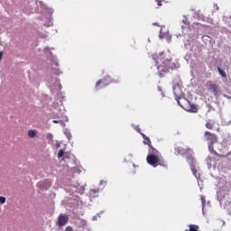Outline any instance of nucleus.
<instances>
[{"instance_id":"1","label":"nucleus","mask_w":231,"mask_h":231,"mask_svg":"<svg viewBox=\"0 0 231 231\" xmlns=\"http://www.w3.org/2000/svg\"><path fill=\"white\" fill-rule=\"evenodd\" d=\"M146 162L152 167H158V165H160L167 169V162L163 160V157H160V155L148 154Z\"/></svg>"},{"instance_id":"2","label":"nucleus","mask_w":231,"mask_h":231,"mask_svg":"<svg viewBox=\"0 0 231 231\" xmlns=\"http://www.w3.org/2000/svg\"><path fill=\"white\" fill-rule=\"evenodd\" d=\"M176 68V65L172 62V60L165 59L162 61L157 67V69L162 76V73H169V71H172Z\"/></svg>"},{"instance_id":"3","label":"nucleus","mask_w":231,"mask_h":231,"mask_svg":"<svg viewBox=\"0 0 231 231\" xmlns=\"http://www.w3.org/2000/svg\"><path fill=\"white\" fill-rule=\"evenodd\" d=\"M204 140L208 142V143H217V135L209 131H206L204 133Z\"/></svg>"},{"instance_id":"4","label":"nucleus","mask_w":231,"mask_h":231,"mask_svg":"<svg viewBox=\"0 0 231 231\" xmlns=\"http://www.w3.org/2000/svg\"><path fill=\"white\" fill-rule=\"evenodd\" d=\"M69 221V217L66 215H60L58 217L57 225L60 226H65Z\"/></svg>"},{"instance_id":"5","label":"nucleus","mask_w":231,"mask_h":231,"mask_svg":"<svg viewBox=\"0 0 231 231\" xmlns=\"http://www.w3.org/2000/svg\"><path fill=\"white\" fill-rule=\"evenodd\" d=\"M208 90L211 91V93H213V95L215 97H217L219 95V93L221 92V89L219 88V87L217 84L208 85Z\"/></svg>"},{"instance_id":"6","label":"nucleus","mask_w":231,"mask_h":231,"mask_svg":"<svg viewBox=\"0 0 231 231\" xmlns=\"http://www.w3.org/2000/svg\"><path fill=\"white\" fill-rule=\"evenodd\" d=\"M152 60H154L155 65L157 66V64H158V62H160V60H163V52H161L159 54H153Z\"/></svg>"},{"instance_id":"7","label":"nucleus","mask_w":231,"mask_h":231,"mask_svg":"<svg viewBox=\"0 0 231 231\" xmlns=\"http://www.w3.org/2000/svg\"><path fill=\"white\" fill-rule=\"evenodd\" d=\"M189 104V106H187L186 110L189 113H198V106L194 104H190V102L188 101Z\"/></svg>"},{"instance_id":"8","label":"nucleus","mask_w":231,"mask_h":231,"mask_svg":"<svg viewBox=\"0 0 231 231\" xmlns=\"http://www.w3.org/2000/svg\"><path fill=\"white\" fill-rule=\"evenodd\" d=\"M103 84V88H106V86H107L109 83L106 82V79H99L97 81L96 83V89H98V87Z\"/></svg>"},{"instance_id":"9","label":"nucleus","mask_w":231,"mask_h":231,"mask_svg":"<svg viewBox=\"0 0 231 231\" xmlns=\"http://www.w3.org/2000/svg\"><path fill=\"white\" fill-rule=\"evenodd\" d=\"M216 125V122L213 121V120H208L207 123H206V128L207 129H209V130H212L214 129V125Z\"/></svg>"},{"instance_id":"10","label":"nucleus","mask_w":231,"mask_h":231,"mask_svg":"<svg viewBox=\"0 0 231 231\" xmlns=\"http://www.w3.org/2000/svg\"><path fill=\"white\" fill-rule=\"evenodd\" d=\"M149 154H153V156H159L160 152H158V150H156V148L152 147V144L151 146H149Z\"/></svg>"},{"instance_id":"11","label":"nucleus","mask_w":231,"mask_h":231,"mask_svg":"<svg viewBox=\"0 0 231 231\" xmlns=\"http://www.w3.org/2000/svg\"><path fill=\"white\" fill-rule=\"evenodd\" d=\"M141 134L143 138V143H145V145H148V147H151L152 145V143H151V139L143 134Z\"/></svg>"},{"instance_id":"12","label":"nucleus","mask_w":231,"mask_h":231,"mask_svg":"<svg viewBox=\"0 0 231 231\" xmlns=\"http://www.w3.org/2000/svg\"><path fill=\"white\" fill-rule=\"evenodd\" d=\"M214 143H208V149H209V151H210L211 152H213V154H215L216 156H219V155L217 154V152L214 151Z\"/></svg>"},{"instance_id":"13","label":"nucleus","mask_w":231,"mask_h":231,"mask_svg":"<svg viewBox=\"0 0 231 231\" xmlns=\"http://www.w3.org/2000/svg\"><path fill=\"white\" fill-rule=\"evenodd\" d=\"M28 136L29 138H35L37 136V130H29Z\"/></svg>"},{"instance_id":"14","label":"nucleus","mask_w":231,"mask_h":231,"mask_svg":"<svg viewBox=\"0 0 231 231\" xmlns=\"http://www.w3.org/2000/svg\"><path fill=\"white\" fill-rule=\"evenodd\" d=\"M189 231H199V226H196V225H189Z\"/></svg>"},{"instance_id":"15","label":"nucleus","mask_w":231,"mask_h":231,"mask_svg":"<svg viewBox=\"0 0 231 231\" xmlns=\"http://www.w3.org/2000/svg\"><path fill=\"white\" fill-rule=\"evenodd\" d=\"M217 69L221 77H223L224 79H226V72H225V70H222V69L219 67L217 68Z\"/></svg>"},{"instance_id":"16","label":"nucleus","mask_w":231,"mask_h":231,"mask_svg":"<svg viewBox=\"0 0 231 231\" xmlns=\"http://www.w3.org/2000/svg\"><path fill=\"white\" fill-rule=\"evenodd\" d=\"M187 162L189 165H194V157L190 155L189 157H188Z\"/></svg>"},{"instance_id":"17","label":"nucleus","mask_w":231,"mask_h":231,"mask_svg":"<svg viewBox=\"0 0 231 231\" xmlns=\"http://www.w3.org/2000/svg\"><path fill=\"white\" fill-rule=\"evenodd\" d=\"M64 156V150H60L58 152V158H62Z\"/></svg>"},{"instance_id":"18","label":"nucleus","mask_w":231,"mask_h":231,"mask_svg":"<svg viewBox=\"0 0 231 231\" xmlns=\"http://www.w3.org/2000/svg\"><path fill=\"white\" fill-rule=\"evenodd\" d=\"M0 203H1L2 205H4V203H6V198H5V197H0Z\"/></svg>"},{"instance_id":"19","label":"nucleus","mask_w":231,"mask_h":231,"mask_svg":"<svg viewBox=\"0 0 231 231\" xmlns=\"http://www.w3.org/2000/svg\"><path fill=\"white\" fill-rule=\"evenodd\" d=\"M157 5L158 6H162L163 5V0H156Z\"/></svg>"},{"instance_id":"20","label":"nucleus","mask_w":231,"mask_h":231,"mask_svg":"<svg viewBox=\"0 0 231 231\" xmlns=\"http://www.w3.org/2000/svg\"><path fill=\"white\" fill-rule=\"evenodd\" d=\"M190 169H191L192 172H193L194 174H196V166H194V164H191V165H190Z\"/></svg>"},{"instance_id":"21","label":"nucleus","mask_w":231,"mask_h":231,"mask_svg":"<svg viewBox=\"0 0 231 231\" xmlns=\"http://www.w3.org/2000/svg\"><path fill=\"white\" fill-rule=\"evenodd\" d=\"M65 230H66V231H73V227H71V226H67Z\"/></svg>"},{"instance_id":"22","label":"nucleus","mask_w":231,"mask_h":231,"mask_svg":"<svg viewBox=\"0 0 231 231\" xmlns=\"http://www.w3.org/2000/svg\"><path fill=\"white\" fill-rule=\"evenodd\" d=\"M3 59V52H0V60Z\"/></svg>"},{"instance_id":"23","label":"nucleus","mask_w":231,"mask_h":231,"mask_svg":"<svg viewBox=\"0 0 231 231\" xmlns=\"http://www.w3.org/2000/svg\"><path fill=\"white\" fill-rule=\"evenodd\" d=\"M52 122H53V124H59V121H57V120H53Z\"/></svg>"},{"instance_id":"24","label":"nucleus","mask_w":231,"mask_h":231,"mask_svg":"<svg viewBox=\"0 0 231 231\" xmlns=\"http://www.w3.org/2000/svg\"><path fill=\"white\" fill-rule=\"evenodd\" d=\"M67 136H68V138L69 140V138H71V134H69Z\"/></svg>"},{"instance_id":"25","label":"nucleus","mask_w":231,"mask_h":231,"mask_svg":"<svg viewBox=\"0 0 231 231\" xmlns=\"http://www.w3.org/2000/svg\"><path fill=\"white\" fill-rule=\"evenodd\" d=\"M107 80H111V77L108 76V77L106 78V81H107Z\"/></svg>"},{"instance_id":"26","label":"nucleus","mask_w":231,"mask_h":231,"mask_svg":"<svg viewBox=\"0 0 231 231\" xmlns=\"http://www.w3.org/2000/svg\"><path fill=\"white\" fill-rule=\"evenodd\" d=\"M55 66H59V62H55Z\"/></svg>"},{"instance_id":"27","label":"nucleus","mask_w":231,"mask_h":231,"mask_svg":"<svg viewBox=\"0 0 231 231\" xmlns=\"http://www.w3.org/2000/svg\"><path fill=\"white\" fill-rule=\"evenodd\" d=\"M217 132H219V131H220V129H219V128H217Z\"/></svg>"},{"instance_id":"28","label":"nucleus","mask_w":231,"mask_h":231,"mask_svg":"<svg viewBox=\"0 0 231 231\" xmlns=\"http://www.w3.org/2000/svg\"><path fill=\"white\" fill-rule=\"evenodd\" d=\"M57 147H60V144H57Z\"/></svg>"},{"instance_id":"29","label":"nucleus","mask_w":231,"mask_h":231,"mask_svg":"<svg viewBox=\"0 0 231 231\" xmlns=\"http://www.w3.org/2000/svg\"><path fill=\"white\" fill-rule=\"evenodd\" d=\"M185 231H189V230L186 229Z\"/></svg>"}]
</instances>
